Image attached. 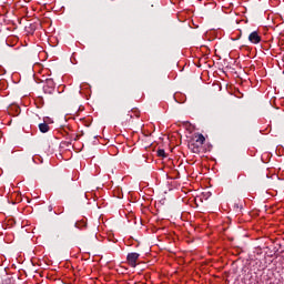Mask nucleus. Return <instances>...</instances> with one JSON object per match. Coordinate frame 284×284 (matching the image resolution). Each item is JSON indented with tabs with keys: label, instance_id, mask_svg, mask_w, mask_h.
Returning a JSON list of instances; mask_svg holds the SVG:
<instances>
[{
	"label": "nucleus",
	"instance_id": "1",
	"mask_svg": "<svg viewBox=\"0 0 284 284\" xmlns=\"http://www.w3.org/2000/svg\"><path fill=\"white\" fill-rule=\"evenodd\" d=\"M146 128H150V131L148 133L144 132V141L146 145H144V150H148V148H152V143H154V140H152L150 136H152V132L154 131V124L149 123L146 124Z\"/></svg>",
	"mask_w": 284,
	"mask_h": 284
},
{
	"label": "nucleus",
	"instance_id": "2",
	"mask_svg": "<svg viewBox=\"0 0 284 284\" xmlns=\"http://www.w3.org/2000/svg\"><path fill=\"white\" fill-rule=\"evenodd\" d=\"M54 80L52 79H47L45 80V85L43 87V91L45 94H54V88H55Z\"/></svg>",
	"mask_w": 284,
	"mask_h": 284
},
{
	"label": "nucleus",
	"instance_id": "3",
	"mask_svg": "<svg viewBox=\"0 0 284 284\" xmlns=\"http://www.w3.org/2000/svg\"><path fill=\"white\" fill-rule=\"evenodd\" d=\"M139 253H129L126 256V261L131 267H136V261H139Z\"/></svg>",
	"mask_w": 284,
	"mask_h": 284
},
{
	"label": "nucleus",
	"instance_id": "4",
	"mask_svg": "<svg viewBox=\"0 0 284 284\" xmlns=\"http://www.w3.org/2000/svg\"><path fill=\"white\" fill-rule=\"evenodd\" d=\"M248 41L250 43H253L254 45H257L262 41L261 36L258 34V31H253L248 34Z\"/></svg>",
	"mask_w": 284,
	"mask_h": 284
},
{
	"label": "nucleus",
	"instance_id": "5",
	"mask_svg": "<svg viewBox=\"0 0 284 284\" xmlns=\"http://www.w3.org/2000/svg\"><path fill=\"white\" fill-rule=\"evenodd\" d=\"M39 130L42 132V134H45V132H50V125L48 123H40L39 124Z\"/></svg>",
	"mask_w": 284,
	"mask_h": 284
},
{
	"label": "nucleus",
	"instance_id": "6",
	"mask_svg": "<svg viewBox=\"0 0 284 284\" xmlns=\"http://www.w3.org/2000/svg\"><path fill=\"white\" fill-rule=\"evenodd\" d=\"M195 142L199 143V145H203L205 143V136L202 133L196 134Z\"/></svg>",
	"mask_w": 284,
	"mask_h": 284
},
{
	"label": "nucleus",
	"instance_id": "7",
	"mask_svg": "<svg viewBox=\"0 0 284 284\" xmlns=\"http://www.w3.org/2000/svg\"><path fill=\"white\" fill-rule=\"evenodd\" d=\"M191 150L194 154H199L201 152V149H199V145L191 144Z\"/></svg>",
	"mask_w": 284,
	"mask_h": 284
},
{
	"label": "nucleus",
	"instance_id": "8",
	"mask_svg": "<svg viewBox=\"0 0 284 284\" xmlns=\"http://www.w3.org/2000/svg\"><path fill=\"white\" fill-rule=\"evenodd\" d=\"M2 284H13L12 277H4V278L2 280Z\"/></svg>",
	"mask_w": 284,
	"mask_h": 284
},
{
	"label": "nucleus",
	"instance_id": "9",
	"mask_svg": "<svg viewBox=\"0 0 284 284\" xmlns=\"http://www.w3.org/2000/svg\"><path fill=\"white\" fill-rule=\"evenodd\" d=\"M158 156H162L163 159H165V156H168V154H165V150L159 149L158 150Z\"/></svg>",
	"mask_w": 284,
	"mask_h": 284
},
{
	"label": "nucleus",
	"instance_id": "10",
	"mask_svg": "<svg viewBox=\"0 0 284 284\" xmlns=\"http://www.w3.org/2000/svg\"><path fill=\"white\" fill-rule=\"evenodd\" d=\"M74 225L75 227L81 229V227H85L87 224L84 221H82V222H77Z\"/></svg>",
	"mask_w": 284,
	"mask_h": 284
},
{
	"label": "nucleus",
	"instance_id": "11",
	"mask_svg": "<svg viewBox=\"0 0 284 284\" xmlns=\"http://www.w3.org/2000/svg\"><path fill=\"white\" fill-rule=\"evenodd\" d=\"M153 190L152 189H146L144 191V194H148V196H150V194H152Z\"/></svg>",
	"mask_w": 284,
	"mask_h": 284
},
{
	"label": "nucleus",
	"instance_id": "12",
	"mask_svg": "<svg viewBox=\"0 0 284 284\" xmlns=\"http://www.w3.org/2000/svg\"><path fill=\"white\" fill-rule=\"evenodd\" d=\"M80 138H81V135H75V138L73 139V141H79Z\"/></svg>",
	"mask_w": 284,
	"mask_h": 284
},
{
	"label": "nucleus",
	"instance_id": "13",
	"mask_svg": "<svg viewBox=\"0 0 284 284\" xmlns=\"http://www.w3.org/2000/svg\"><path fill=\"white\" fill-rule=\"evenodd\" d=\"M148 278H150V276H148V275H144V280H145V281H148Z\"/></svg>",
	"mask_w": 284,
	"mask_h": 284
},
{
	"label": "nucleus",
	"instance_id": "14",
	"mask_svg": "<svg viewBox=\"0 0 284 284\" xmlns=\"http://www.w3.org/2000/svg\"><path fill=\"white\" fill-rule=\"evenodd\" d=\"M144 159H150L148 155H145V153L143 154Z\"/></svg>",
	"mask_w": 284,
	"mask_h": 284
},
{
	"label": "nucleus",
	"instance_id": "15",
	"mask_svg": "<svg viewBox=\"0 0 284 284\" xmlns=\"http://www.w3.org/2000/svg\"><path fill=\"white\" fill-rule=\"evenodd\" d=\"M49 212H52V206H49Z\"/></svg>",
	"mask_w": 284,
	"mask_h": 284
},
{
	"label": "nucleus",
	"instance_id": "16",
	"mask_svg": "<svg viewBox=\"0 0 284 284\" xmlns=\"http://www.w3.org/2000/svg\"><path fill=\"white\" fill-rule=\"evenodd\" d=\"M151 8H154V4H151Z\"/></svg>",
	"mask_w": 284,
	"mask_h": 284
}]
</instances>
